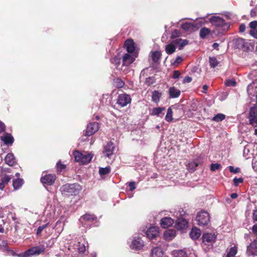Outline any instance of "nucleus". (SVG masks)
Returning a JSON list of instances; mask_svg holds the SVG:
<instances>
[{
    "label": "nucleus",
    "mask_w": 257,
    "mask_h": 257,
    "mask_svg": "<svg viewBox=\"0 0 257 257\" xmlns=\"http://www.w3.org/2000/svg\"><path fill=\"white\" fill-rule=\"evenodd\" d=\"M1 139L6 145H12L14 141L13 136L8 133L5 136L1 137Z\"/></svg>",
    "instance_id": "obj_23"
},
{
    "label": "nucleus",
    "mask_w": 257,
    "mask_h": 257,
    "mask_svg": "<svg viewBox=\"0 0 257 257\" xmlns=\"http://www.w3.org/2000/svg\"><path fill=\"white\" fill-rule=\"evenodd\" d=\"M212 47H213V49H216V50H218L219 44H218L217 43H214L213 44Z\"/></svg>",
    "instance_id": "obj_63"
},
{
    "label": "nucleus",
    "mask_w": 257,
    "mask_h": 257,
    "mask_svg": "<svg viewBox=\"0 0 257 257\" xmlns=\"http://www.w3.org/2000/svg\"><path fill=\"white\" fill-rule=\"evenodd\" d=\"M78 250L80 253H83L85 250V246L83 243L79 242Z\"/></svg>",
    "instance_id": "obj_49"
},
{
    "label": "nucleus",
    "mask_w": 257,
    "mask_h": 257,
    "mask_svg": "<svg viewBox=\"0 0 257 257\" xmlns=\"http://www.w3.org/2000/svg\"><path fill=\"white\" fill-rule=\"evenodd\" d=\"M130 191H133L136 189L135 183L134 182H131L128 183Z\"/></svg>",
    "instance_id": "obj_55"
},
{
    "label": "nucleus",
    "mask_w": 257,
    "mask_h": 257,
    "mask_svg": "<svg viewBox=\"0 0 257 257\" xmlns=\"http://www.w3.org/2000/svg\"><path fill=\"white\" fill-rule=\"evenodd\" d=\"M11 179V177L9 175H5L3 177L1 180L2 182H4L5 185L7 184L10 180Z\"/></svg>",
    "instance_id": "obj_46"
},
{
    "label": "nucleus",
    "mask_w": 257,
    "mask_h": 257,
    "mask_svg": "<svg viewBox=\"0 0 257 257\" xmlns=\"http://www.w3.org/2000/svg\"><path fill=\"white\" fill-rule=\"evenodd\" d=\"M173 111L171 107H169L167 110V112L165 116V119L168 122H170L173 119Z\"/></svg>",
    "instance_id": "obj_36"
},
{
    "label": "nucleus",
    "mask_w": 257,
    "mask_h": 257,
    "mask_svg": "<svg viewBox=\"0 0 257 257\" xmlns=\"http://www.w3.org/2000/svg\"><path fill=\"white\" fill-rule=\"evenodd\" d=\"M192 27H193V25L191 24V23H186L183 24L181 25V28L183 30H185L186 31H189V30H191L192 28Z\"/></svg>",
    "instance_id": "obj_43"
},
{
    "label": "nucleus",
    "mask_w": 257,
    "mask_h": 257,
    "mask_svg": "<svg viewBox=\"0 0 257 257\" xmlns=\"http://www.w3.org/2000/svg\"><path fill=\"white\" fill-rule=\"evenodd\" d=\"M110 172V167H106L105 168H100L99 170V173L100 176H103L109 173Z\"/></svg>",
    "instance_id": "obj_37"
},
{
    "label": "nucleus",
    "mask_w": 257,
    "mask_h": 257,
    "mask_svg": "<svg viewBox=\"0 0 257 257\" xmlns=\"http://www.w3.org/2000/svg\"><path fill=\"white\" fill-rule=\"evenodd\" d=\"M221 165L218 163L211 164L210 166V170L212 171H215L221 168Z\"/></svg>",
    "instance_id": "obj_45"
},
{
    "label": "nucleus",
    "mask_w": 257,
    "mask_h": 257,
    "mask_svg": "<svg viewBox=\"0 0 257 257\" xmlns=\"http://www.w3.org/2000/svg\"><path fill=\"white\" fill-rule=\"evenodd\" d=\"M182 61H183L182 58L181 57H180V56H178L176 58V59H175V61L174 62L173 64H178L180 63Z\"/></svg>",
    "instance_id": "obj_56"
},
{
    "label": "nucleus",
    "mask_w": 257,
    "mask_h": 257,
    "mask_svg": "<svg viewBox=\"0 0 257 257\" xmlns=\"http://www.w3.org/2000/svg\"><path fill=\"white\" fill-rule=\"evenodd\" d=\"M131 100L129 95L125 93L121 94L118 96L117 102L121 107H124L130 103Z\"/></svg>",
    "instance_id": "obj_8"
},
{
    "label": "nucleus",
    "mask_w": 257,
    "mask_h": 257,
    "mask_svg": "<svg viewBox=\"0 0 257 257\" xmlns=\"http://www.w3.org/2000/svg\"><path fill=\"white\" fill-rule=\"evenodd\" d=\"M188 222L184 218H179L178 219L176 226L179 229H184L187 227Z\"/></svg>",
    "instance_id": "obj_21"
},
{
    "label": "nucleus",
    "mask_w": 257,
    "mask_h": 257,
    "mask_svg": "<svg viewBox=\"0 0 257 257\" xmlns=\"http://www.w3.org/2000/svg\"><path fill=\"white\" fill-rule=\"evenodd\" d=\"M81 190V187L78 184H66L60 188L62 194L66 196L76 195Z\"/></svg>",
    "instance_id": "obj_1"
},
{
    "label": "nucleus",
    "mask_w": 257,
    "mask_h": 257,
    "mask_svg": "<svg viewBox=\"0 0 257 257\" xmlns=\"http://www.w3.org/2000/svg\"><path fill=\"white\" fill-rule=\"evenodd\" d=\"M180 74L181 73L179 71H175L173 73V78L174 79H177L180 77Z\"/></svg>",
    "instance_id": "obj_54"
},
{
    "label": "nucleus",
    "mask_w": 257,
    "mask_h": 257,
    "mask_svg": "<svg viewBox=\"0 0 257 257\" xmlns=\"http://www.w3.org/2000/svg\"><path fill=\"white\" fill-rule=\"evenodd\" d=\"M161 96V93L159 92L158 91H154L152 93V101L156 103L159 102Z\"/></svg>",
    "instance_id": "obj_28"
},
{
    "label": "nucleus",
    "mask_w": 257,
    "mask_h": 257,
    "mask_svg": "<svg viewBox=\"0 0 257 257\" xmlns=\"http://www.w3.org/2000/svg\"><path fill=\"white\" fill-rule=\"evenodd\" d=\"M163 255V252L161 247H156L152 249L151 256L152 257H162Z\"/></svg>",
    "instance_id": "obj_24"
},
{
    "label": "nucleus",
    "mask_w": 257,
    "mask_h": 257,
    "mask_svg": "<svg viewBox=\"0 0 257 257\" xmlns=\"http://www.w3.org/2000/svg\"><path fill=\"white\" fill-rule=\"evenodd\" d=\"M115 82L116 83V86L118 88H121L124 85L123 82L120 79H116L115 81Z\"/></svg>",
    "instance_id": "obj_48"
},
{
    "label": "nucleus",
    "mask_w": 257,
    "mask_h": 257,
    "mask_svg": "<svg viewBox=\"0 0 257 257\" xmlns=\"http://www.w3.org/2000/svg\"><path fill=\"white\" fill-rule=\"evenodd\" d=\"M168 93L170 98H174L178 97L180 96L181 91L178 89L172 86L169 88Z\"/></svg>",
    "instance_id": "obj_20"
},
{
    "label": "nucleus",
    "mask_w": 257,
    "mask_h": 257,
    "mask_svg": "<svg viewBox=\"0 0 257 257\" xmlns=\"http://www.w3.org/2000/svg\"><path fill=\"white\" fill-rule=\"evenodd\" d=\"M161 53L159 51H156L151 52V57L154 62H157L161 57Z\"/></svg>",
    "instance_id": "obj_32"
},
{
    "label": "nucleus",
    "mask_w": 257,
    "mask_h": 257,
    "mask_svg": "<svg viewBox=\"0 0 257 257\" xmlns=\"http://www.w3.org/2000/svg\"><path fill=\"white\" fill-rule=\"evenodd\" d=\"M175 257H187V255L183 250H179L175 252Z\"/></svg>",
    "instance_id": "obj_42"
},
{
    "label": "nucleus",
    "mask_w": 257,
    "mask_h": 257,
    "mask_svg": "<svg viewBox=\"0 0 257 257\" xmlns=\"http://www.w3.org/2000/svg\"><path fill=\"white\" fill-rule=\"evenodd\" d=\"M165 109V107H155L152 110V114L153 115H157L159 116H162L161 114L162 113V111Z\"/></svg>",
    "instance_id": "obj_30"
},
{
    "label": "nucleus",
    "mask_w": 257,
    "mask_h": 257,
    "mask_svg": "<svg viewBox=\"0 0 257 257\" xmlns=\"http://www.w3.org/2000/svg\"><path fill=\"white\" fill-rule=\"evenodd\" d=\"M243 181V180L242 178H235L233 179V183H234V185L236 186H238V185L239 183H242Z\"/></svg>",
    "instance_id": "obj_50"
},
{
    "label": "nucleus",
    "mask_w": 257,
    "mask_h": 257,
    "mask_svg": "<svg viewBox=\"0 0 257 257\" xmlns=\"http://www.w3.org/2000/svg\"><path fill=\"white\" fill-rule=\"evenodd\" d=\"M235 46L239 49L243 51H247L249 50V47L248 43L245 42V40L242 38H238L235 40Z\"/></svg>",
    "instance_id": "obj_10"
},
{
    "label": "nucleus",
    "mask_w": 257,
    "mask_h": 257,
    "mask_svg": "<svg viewBox=\"0 0 257 257\" xmlns=\"http://www.w3.org/2000/svg\"><path fill=\"white\" fill-rule=\"evenodd\" d=\"M5 125L4 123L0 121V133L5 131Z\"/></svg>",
    "instance_id": "obj_59"
},
{
    "label": "nucleus",
    "mask_w": 257,
    "mask_h": 257,
    "mask_svg": "<svg viewBox=\"0 0 257 257\" xmlns=\"http://www.w3.org/2000/svg\"><path fill=\"white\" fill-rule=\"evenodd\" d=\"M249 33L251 36L257 39V29H251L250 30Z\"/></svg>",
    "instance_id": "obj_51"
},
{
    "label": "nucleus",
    "mask_w": 257,
    "mask_h": 257,
    "mask_svg": "<svg viewBox=\"0 0 257 257\" xmlns=\"http://www.w3.org/2000/svg\"><path fill=\"white\" fill-rule=\"evenodd\" d=\"M144 245V241L141 239L140 237H135L133 239L130 247L132 249L140 250Z\"/></svg>",
    "instance_id": "obj_12"
},
{
    "label": "nucleus",
    "mask_w": 257,
    "mask_h": 257,
    "mask_svg": "<svg viewBox=\"0 0 257 257\" xmlns=\"http://www.w3.org/2000/svg\"><path fill=\"white\" fill-rule=\"evenodd\" d=\"M198 165V164L195 162H189L186 165L187 169L190 172H194L196 170V167Z\"/></svg>",
    "instance_id": "obj_33"
},
{
    "label": "nucleus",
    "mask_w": 257,
    "mask_h": 257,
    "mask_svg": "<svg viewBox=\"0 0 257 257\" xmlns=\"http://www.w3.org/2000/svg\"><path fill=\"white\" fill-rule=\"evenodd\" d=\"M56 180V176L53 174H48L43 176L41 178V181L43 184L48 185H52Z\"/></svg>",
    "instance_id": "obj_13"
},
{
    "label": "nucleus",
    "mask_w": 257,
    "mask_h": 257,
    "mask_svg": "<svg viewBox=\"0 0 257 257\" xmlns=\"http://www.w3.org/2000/svg\"><path fill=\"white\" fill-rule=\"evenodd\" d=\"M49 225V223H46L45 224H43L41 226H40L37 230L36 234L38 235H40L42 231L46 228Z\"/></svg>",
    "instance_id": "obj_41"
},
{
    "label": "nucleus",
    "mask_w": 257,
    "mask_h": 257,
    "mask_svg": "<svg viewBox=\"0 0 257 257\" xmlns=\"http://www.w3.org/2000/svg\"><path fill=\"white\" fill-rule=\"evenodd\" d=\"M210 32V31L209 29L203 28L200 31V36L202 38H204L209 34Z\"/></svg>",
    "instance_id": "obj_39"
},
{
    "label": "nucleus",
    "mask_w": 257,
    "mask_h": 257,
    "mask_svg": "<svg viewBox=\"0 0 257 257\" xmlns=\"http://www.w3.org/2000/svg\"><path fill=\"white\" fill-rule=\"evenodd\" d=\"M249 123L254 127H257V105L252 107L249 111Z\"/></svg>",
    "instance_id": "obj_7"
},
{
    "label": "nucleus",
    "mask_w": 257,
    "mask_h": 257,
    "mask_svg": "<svg viewBox=\"0 0 257 257\" xmlns=\"http://www.w3.org/2000/svg\"><path fill=\"white\" fill-rule=\"evenodd\" d=\"M96 219V217L93 215L90 214H86L84 215L83 216H81L80 221L83 223V220L87 221H92Z\"/></svg>",
    "instance_id": "obj_27"
},
{
    "label": "nucleus",
    "mask_w": 257,
    "mask_h": 257,
    "mask_svg": "<svg viewBox=\"0 0 257 257\" xmlns=\"http://www.w3.org/2000/svg\"><path fill=\"white\" fill-rule=\"evenodd\" d=\"M237 253V247L233 246L229 249V251L227 252L226 257H233Z\"/></svg>",
    "instance_id": "obj_38"
},
{
    "label": "nucleus",
    "mask_w": 257,
    "mask_h": 257,
    "mask_svg": "<svg viewBox=\"0 0 257 257\" xmlns=\"http://www.w3.org/2000/svg\"><path fill=\"white\" fill-rule=\"evenodd\" d=\"M246 29L245 25L244 24H241L239 26V32H243Z\"/></svg>",
    "instance_id": "obj_58"
},
{
    "label": "nucleus",
    "mask_w": 257,
    "mask_h": 257,
    "mask_svg": "<svg viewBox=\"0 0 257 257\" xmlns=\"http://www.w3.org/2000/svg\"><path fill=\"white\" fill-rule=\"evenodd\" d=\"M56 167L58 171L61 172L63 170H64L66 166L65 165L61 164V162H58L56 164Z\"/></svg>",
    "instance_id": "obj_47"
},
{
    "label": "nucleus",
    "mask_w": 257,
    "mask_h": 257,
    "mask_svg": "<svg viewBox=\"0 0 257 257\" xmlns=\"http://www.w3.org/2000/svg\"><path fill=\"white\" fill-rule=\"evenodd\" d=\"M192 79L191 77H190L189 76H186L183 79V83H190L192 81Z\"/></svg>",
    "instance_id": "obj_57"
},
{
    "label": "nucleus",
    "mask_w": 257,
    "mask_h": 257,
    "mask_svg": "<svg viewBox=\"0 0 257 257\" xmlns=\"http://www.w3.org/2000/svg\"><path fill=\"white\" fill-rule=\"evenodd\" d=\"M76 162L82 164L89 163L92 159L93 155L91 153L82 154L78 151H75L73 154Z\"/></svg>",
    "instance_id": "obj_4"
},
{
    "label": "nucleus",
    "mask_w": 257,
    "mask_h": 257,
    "mask_svg": "<svg viewBox=\"0 0 257 257\" xmlns=\"http://www.w3.org/2000/svg\"><path fill=\"white\" fill-rule=\"evenodd\" d=\"M137 57V54L126 53L122 57V65L120 70L124 73L128 71L127 67L133 63Z\"/></svg>",
    "instance_id": "obj_3"
},
{
    "label": "nucleus",
    "mask_w": 257,
    "mask_h": 257,
    "mask_svg": "<svg viewBox=\"0 0 257 257\" xmlns=\"http://www.w3.org/2000/svg\"><path fill=\"white\" fill-rule=\"evenodd\" d=\"M174 220L170 217H164L161 220V225L166 228L171 226L174 223Z\"/></svg>",
    "instance_id": "obj_19"
},
{
    "label": "nucleus",
    "mask_w": 257,
    "mask_h": 257,
    "mask_svg": "<svg viewBox=\"0 0 257 257\" xmlns=\"http://www.w3.org/2000/svg\"><path fill=\"white\" fill-rule=\"evenodd\" d=\"M253 218L254 220L257 221V210H255L253 211Z\"/></svg>",
    "instance_id": "obj_61"
},
{
    "label": "nucleus",
    "mask_w": 257,
    "mask_h": 257,
    "mask_svg": "<svg viewBox=\"0 0 257 257\" xmlns=\"http://www.w3.org/2000/svg\"><path fill=\"white\" fill-rule=\"evenodd\" d=\"M249 26L251 29H256L257 21H253L249 23Z\"/></svg>",
    "instance_id": "obj_52"
},
{
    "label": "nucleus",
    "mask_w": 257,
    "mask_h": 257,
    "mask_svg": "<svg viewBox=\"0 0 257 257\" xmlns=\"http://www.w3.org/2000/svg\"><path fill=\"white\" fill-rule=\"evenodd\" d=\"M246 253L248 255H256L257 254V240L253 241L247 247Z\"/></svg>",
    "instance_id": "obj_14"
},
{
    "label": "nucleus",
    "mask_w": 257,
    "mask_h": 257,
    "mask_svg": "<svg viewBox=\"0 0 257 257\" xmlns=\"http://www.w3.org/2000/svg\"><path fill=\"white\" fill-rule=\"evenodd\" d=\"M216 236L214 234L206 233L202 236L203 242L207 245H212L215 240Z\"/></svg>",
    "instance_id": "obj_11"
},
{
    "label": "nucleus",
    "mask_w": 257,
    "mask_h": 257,
    "mask_svg": "<svg viewBox=\"0 0 257 257\" xmlns=\"http://www.w3.org/2000/svg\"><path fill=\"white\" fill-rule=\"evenodd\" d=\"M225 85L226 86H235L236 84V82L234 79H228L225 81Z\"/></svg>",
    "instance_id": "obj_44"
},
{
    "label": "nucleus",
    "mask_w": 257,
    "mask_h": 257,
    "mask_svg": "<svg viewBox=\"0 0 257 257\" xmlns=\"http://www.w3.org/2000/svg\"><path fill=\"white\" fill-rule=\"evenodd\" d=\"M209 62L211 68H214L218 64V61L215 57H210L209 58Z\"/></svg>",
    "instance_id": "obj_34"
},
{
    "label": "nucleus",
    "mask_w": 257,
    "mask_h": 257,
    "mask_svg": "<svg viewBox=\"0 0 257 257\" xmlns=\"http://www.w3.org/2000/svg\"><path fill=\"white\" fill-rule=\"evenodd\" d=\"M229 170L230 172L234 173H237L239 171V168H234L233 166H229Z\"/></svg>",
    "instance_id": "obj_53"
},
{
    "label": "nucleus",
    "mask_w": 257,
    "mask_h": 257,
    "mask_svg": "<svg viewBox=\"0 0 257 257\" xmlns=\"http://www.w3.org/2000/svg\"><path fill=\"white\" fill-rule=\"evenodd\" d=\"M99 124L97 122H91L88 124L85 131V135L90 136L99 130Z\"/></svg>",
    "instance_id": "obj_9"
},
{
    "label": "nucleus",
    "mask_w": 257,
    "mask_h": 257,
    "mask_svg": "<svg viewBox=\"0 0 257 257\" xmlns=\"http://www.w3.org/2000/svg\"><path fill=\"white\" fill-rule=\"evenodd\" d=\"M45 250V247L43 246H36L27 250L22 254L19 255L20 257H32L43 253Z\"/></svg>",
    "instance_id": "obj_5"
},
{
    "label": "nucleus",
    "mask_w": 257,
    "mask_h": 257,
    "mask_svg": "<svg viewBox=\"0 0 257 257\" xmlns=\"http://www.w3.org/2000/svg\"><path fill=\"white\" fill-rule=\"evenodd\" d=\"M175 50L176 47L172 44L167 45L165 47V51L166 53L169 55L173 54L175 51Z\"/></svg>",
    "instance_id": "obj_31"
},
{
    "label": "nucleus",
    "mask_w": 257,
    "mask_h": 257,
    "mask_svg": "<svg viewBox=\"0 0 257 257\" xmlns=\"http://www.w3.org/2000/svg\"><path fill=\"white\" fill-rule=\"evenodd\" d=\"M115 149L113 144L111 142H109L104 147L103 152V154L107 157H110L113 153Z\"/></svg>",
    "instance_id": "obj_16"
},
{
    "label": "nucleus",
    "mask_w": 257,
    "mask_h": 257,
    "mask_svg": "<svg viewBox=\"0 0 257 257\" xmlns=\"http://www.w3.org/2000/svg\"><path fill=\"white\" fill-rule=\"evenodd\" d=\"M176 236V231L173 229H168L165 231L164 236L166 240H170Z\"/></svg>",
    "instance_id": "obj_22"
},
{
    "label": "nucleus",
    "mask_w": 257,
    "mask_h": 257,
    "mask_svg": "<svg viewBox=\"0 0 257 257\" xmlns=\"http://www.w3.org/2000/svg\"><path fill=\"white\" fill-rule=\"evenodd\" d=\"M208 86L207 85H204L202 87V88L203 89V92L204 93H207V91L208 90Z\"/></svg>",
    "instance_id": "obj_62"
},
{
    "label": "nucleus",
    "mask_w": 257,
    "mask_h": 257,
    "mask_svg": "<svg viewBox=\"0 0 257 257\" xmlns=\"http://www.w3.org/2000/svg\"><path fill=\"white\" fill-rule=\"evenodd\" d=\"M237 196H238V195L235 193H232L230 195V197L232 199L236 198L237 197Z\"/></svg>",
    "instance_id": "obj_64"
},
{
    "label": "nucleus",
    "mask_w": 257,
    "mask_h": 257,
    "mask_svg": "<svg viewBox=\"0 0 257 257\" xmlns=\"http://www.w3.org/2000/svg\"><path fill=\"white\" fill-rule=\"evenodd\" d=\"M201 235L200 230L197 228H193L190 233L191 238L194 240L198 239Z\"/></svg>",
    "instance_id": "obj_25"
},
{
    "label": "nucleus",
    "mask_w": 257,
    "mask_h": 257,
    "mask_svg": "<svg viewBox=\"0 0 257 257\" xmlns=\"http://www.w3.org/2000/svg\"><path fill=\"white\" fill-rule=\"evenodd\" d=\"M120 60L121 58L119 56V55L116 56L113 58H112L111 59V62L112 63L115 64L117 65V68L118 67V66L119 65L120 63Z\"/></svg>",
    "instance_id": "obj_40"
},
{
    "label": "nucleus",
    "mask_w": 257,
    "mask_h": 257,
    "mask_svg": "<svg viewBox=\"0 0 257 257\" xmlns=\"http://www.w3.org/2000/svg\"><path fill=\"white\" fill-rule=\"evenodd\" d=\"M196 220L199 226H206L210 221L209 213L205 211L198 212L196 216Z\"/></svg>",
    "instance_id": "obj_6"
},
{
    "label": "nucleus",
    "mask_w": 257,
    "mask_h": 257,
    "mask_svg": "<svg viewBox=\"0 0 257 257\" xmlns=\"http://www.w3.org/2000/svg\"><path fill=\"white\" fill-rule=\"evenodd\" d=\"M173 42L179 46V49L182 50L183 47L188 44L187 40H183L182 39H177L175 40Z\"/></svg>",
    "instance_id": "obj_26"
},
{
    "label": "nucleus",
    "mask_w": 257,
    "mask_h": 257,
    "mask_svg": "<svg viewBox=\"0 0 257 257\" xmlns=\"http://www.w3.org/2000/svg\"><path fill=\"white\" fill-rule=\"evenodd\" d=\"M147 237L153 239L159 234V228L157 227H151L148 228L146 232Z\"/></svg>",
    "instance_id": "obj_15"
},
{
    "label": "nucleus",
    "mask_w": 257,
    "mask_h": 257,
    "mask_svg": "<svg viewBox=\"0 0 257 257\" xmlns=\"http://www.w3.org/2000/svg\"><path fill=\"white\" fill-rule=\"evenodd\" d=\"M5 162L6 164L10 166H13L17 164L16 157L13 153H8L5 158Z\"/></svg>",
    "instance_id": "obj_17"
},
{
    "label": "nucleus",
    "mask_w": 257,
    "mask_h": 257,
    "mask_svg": "<svg viewBox=\"0 0 257 257\" xmlns=\"http://www.w3.org/2000/svg\"><path fill=\"white\" fill-rule=\"evenodd\" d=\"M210 23L214 26L219 28L223 31H227L230 27V23L218 16H213L209 19Z\"/></svg>",
    "instance_id": "obj_2"
},
{
    "label": "nucleus",
    "mask_w": 257,
    "mask_h": 257,
    "mask_svg": "<svg viewBox=\"0 0 257 257\" xmlns=\"http://www.w3.org/2000/svg\"><path fill=\"white\" fill-rule=\"evenodd\" d=\"M225 118V115L222 113H218L215 115L213 118L212 120L216 122L221 121Z\"/></svg>",
    "instance_id": "obj_35"
},
{
    "label": "nucleus",
    "mask_w": 257,
    "mask_h": 257,
    "mask_svg": "<svg viewBox=\"0 0 257 257\" xmlns=\"http://www.w3.org/2000/svg\"><path fill=\"white\" fill-rule=\"evenodd\" d=\"M124 47L128 53L136 54L135 52V43L132 40L128 39L125 41L124 43Z\"/></svg>",
    "instance_id": "obj_18"
},
{
    "label": "nucleus",
    "mask_w": 257,
    "mask_h": 257,
    "mask_svg": "<svg viewBox=\"0 0 257 257\" xmlns=\"http://www.w3.org/2000/svg\"><path fill=\"white\" fill-rule=\"evenodd\" d=\"M252 232L257 235V223L252 226Z\"/></svg>",
    "instance_id": "obj_60"
},
{
    "label": "nucleus",
    "mask_w": 257,
    "mask_h": 257,
    "mask_svg": "<svg viewBox=\"0 0 257 257\" xmlns=\"http://www.w3.org/2000/svg\"><path fill=\"white\" fill-rule=\"evenodd\" d=\"M23 184V180L22 179L18 178L13 180V185L15 190L20 188Z\"/></svg>",
    "instance_id": "obj_29"
}]
</instances>
